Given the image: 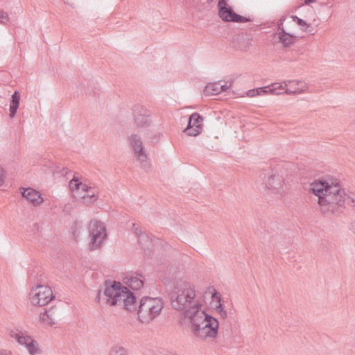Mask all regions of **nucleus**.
<instances>
[{
  "mask_svg": "<svg viewBox=\"0 0 355 355\" xmlns=\"http://www.w3.org/2000/svg\"><path fill=\"white\" fill-rule=\"evenodd\" d=\"M309 191L318 198V203L324 207V211L334 213L337 208L345 205V195H342L339 183L331 178L315 180L310 184Z\"/></svg>",
  "mask_w": 355,
  "mask_h": 355,
  "instance_id": "obj_1",
  "label": "nucleus"
},
{
  "mask_svg": "<svg viewBox=\"0 0 355 355\" xmlns=\"http://www.w3.org/2000/svg\"><path fill=\"white\" fill-rule=\"evenodd\" d=\"M196 297L194 286L188 282L178 283L169 293L172 308L182 311L186 318L202 309V304Z\"/></svg>",
  "mask_w": 355,
  "mask_h": 355,
  "instance_id": "obj_2",
  "label": "nucleus"
},
{
  "mask_svg": "<svg viewBox=\"0 0 355 355\" xmlns=\"http://www.w3.org/2000/svg\"><path fill=\"white\" fill-rule=\"evenodd\" d=\"M98 301L104 300L110 306H122L125 310L135 311L137 310L136 297L126 286L120 282H114L112 284H106L103 294L98 292Z\"/></svg>",
  "mask_w": 355,
  "mask_h": 355,
  "instance_id": "obj_3",
  "label": "nucleus"
},
{
  "mask_svg": "<svg viewBox=\"0 0 355 355\" xmlns=\"http://www.w3.org/2000/svg\"><path fill=\"white\" fill-rule=\"evenodd\" d=\"M187 319L190 323L191 331L198 340L210 341L217 337L219 328L218 320L206 313L202 309Z\"/></svg>",
  "mask_w": 355,
  "mask_h": 355,
  "instance_id": "obj_4",
  "label": "nucleus"
},
{
  "mask_svg": "<svg viewBox=\"0 0 355 355\" xmlns=\"http://www.w3.org/2000/svg\"><path fill=\"white\" fill-rule=\"evenodd\" d=\"M164 308L162 298L156 297H143L139 302L137 309L139 320L145 324H148L161 313Z\"/></svg>",
  "mask_w": 355,
  "mask_h": 355,
  "instance_id": "obj_5",
  "label": "nucleus"
},
{
  "mask_svg": "<svg viewBox=\"0 0 355 355\" xmlns=\"http://www.w3.org/2000/svg\"><path fill=\"white\" fill-rule=\"evenodd\" d=\"M218 15L223 21L243 24L252 21L250 17H244L235 12L226 0H219L218 3Z\"/></svg>",
  "mask_w": 355,
  "mask_h": 355,
  "instance_id": "obj_6",
  "label": "nucleus"
},
{
  "mask_svg": "<svg viewBox=\"0 0 355 355\" xmlns=\"http://www.w3.org/2000/svg\"><path fill=\"white\" fill-rule=\"evenodd\" d=\"M89 242L88 248L93 251L101 247L107 236L105 223H89Z\"/></svg>",
  "mask_w": 355,
  "mask_h": 355,
  "instance_id": "obj_7",
  "label": "nucleus"
},
{
  "mask_svg": "<svg viewBox=\"0 0 355 355\" xmlns=\"http://www.w3.org/2000/svg\"><path fill=\"white\" fill-rule=\"evenodd\" d=\"M54 299L53 291L49 286L40 285L32 288L30 300L35 306H44Z\"/></svg>",
  "mask_w": 355,
  "mask_h": 355,
  "instance_id": "obj_8",
  "label": "nucleus"
},
{
  "mask_svg": "<svg viewBox=\"0 0 355 355\" xmlns=\"http://www.w3.org/2000/svg\"><path fill=\"white\" fill-rule=\"evenodd\" d=\"M128 140L134 150L137 160L141 163V166L143 168L146 169L148 167L147 155L144 151V148L140 136L136 134H132L129 137Z\"/></svg>",
  "mask_w": 355,
  "mask_h": 355,
  "instance_id": "obj_9",
  "label": "nucleus"
},
{
  "mask_svg": "<svg viewBox=\"0 0 355 355\" xmlns=\"http://www.w3.org/2000/svg\"><path fill=\"white\" fill-rule=\"evenodd\" d=\"M10 336L19 345L24 346L30 355H37L41 353L38 343L31 336L24 335L21 332H12Z\"/></svg>",
  "mask_w": 355,
  "mask_h": 355,
  "instance_id": "obj_10",
  "label": "nucleus"
},
{
  "mask_svg": "<svg viewBox=\"0 0 355 355\" xmlns=\"http://www.w3.org/2000/svg\"><path fill=\"white\" fill-rule=\"evenodd\" d=\"M132 114L135 125L139 128L148 127L151 121L149 119V111L141 105H135L132 107Z\"/></svg>",
  "mask_w": 355,
  "mask_h": 355,
  "instance_id": "obj_11",
  "label": "nucleus"
},
{
  "mask_svg": "<svg viewBox=\"0 0 355 355\" xmlns=\"http://www.w3.org/2000/svg\"><path fill=\"white\" fill-rule=\"evenodd\" d=\"M203 117L198 112H194L189 116L188 124L184 130V132L189 136L196 137L202 130Z\"/></svg>",
  "mask_w": 355,
  "mask_h": 355,
  "instance_id": "obj_12",
  "label": "nucleus"
},
{
  "mask_svg": "<svg viewBox=\"0 0 355 355\" xmlns=\"http://www.w3.org/2000/svg\"><path fill=\"white\" fill-rule=\"evenodd\" d=\"M59 311L56 307H51L40 315V321L44 326H53L57 324L59 319Z\"/></svg>",
  "mask_w": 355,
  "mask_h": 355,
  "instance_id": "obj_13",
  "label": "nucleus"
},
{
  "mask_svg": "<svg viewBox=\"0 0 355 355\" xmlns=\"http://www.w3.org/2000/svg\"><path fill=\"white\" fill-rule=\"evenodd\" d=\"M267 177V180H266V187L268 189L271 190H277L282 186V177L279 175H276L275 173H272V174H269V173H263L261 174V178L264 180Z\"/></svg>",
  "mask_w": 355,
  "mask_h": 355,
  "instance_id": "obj_14",
  "label": "nucleus"
},
{
  "mask_svg": "<svg viewBox=\"0 0 355 355\" xmlns=\"http://www.w3.org/2000/svg\"><path fill=\"white\" fill-rule=\"evenodd\" d=\"M21 193L22 196L34 206L40 205L43 201L40 193L31 188L23 189Z\"/></svg>",
  "mask_w": 355,
  "mask_h": 355,
  "instance_id": "obj_15",
  "label": "nucleus"
},
{
  "mask_svg": "<svg viewBox=\"0 0 355 355\" xmlns=\"http://www.w3.org/2000/svg\"><path fill=\"white\" fill-rule=\"evenodd\" d=\"M279 31V40L284 47H288L290 45L294 44L296 41V36L286 32L284 30L282 23L278 25Z\"/></svg>",
  "mask_w": 355,
  "mask_h": 355,
  "instance_id": "obj_16",
  "label": "nucleus"
},
{
  "mask_svg": "<svg viewBox=\"0 0 355 355\" xmlns=\"http://www.w3.org/2000/svg\"><path fill=\"white\" fill-rule=\"evenodd\" d=\"M124 279L128 286L135 291L139 290L144 286V281L141 275H131L125 277Z\"/></svg>",
  "mask_w": 355,
  "mask_h": 355,
  "instance_id": "obj_17",
  "label": "nucleus"
},
{
  "mask_svg": "<svg viewBox=\"0 0 355 355\" xmlns=\"http://www.w3.org/2000/svg\"><path fill=\"white\" fill-rule=\"evenodd\" d=\"M291 83H295L296 85H299L302 84V82L300 81V80H289L284 81L282 83H272V84L268 85L269 88L271 90L270 94H276V95L282 94V93L277 92V90L283 89L285 88V87H287L288 85L291 84Z\"/></svg>",
  "mask_w": 355,
  "mask_h": 355,
  "instance_id": "obj_18",
  "label": "nucleus"
},
{
  "mask_svg": "<svg viewBox=\"0 0 355 355\" xmlns=\"http://www.w3.org/2000/svg\"><path fill=\"white\" fill-rule=\"evenodd\" d=\"M20 102V93L18 91H15L11 96L10 101V116L11 118L15 117L17 110L19 108Z\"/></svg>",
  "mask_w": 355,
  "mask_h": 355,
  "instance_id": "obj_19",
  "label": "nucleus"
},
{
  "mask_svg": "<svg viewBox=\"0 0 355 355\" xmlns=\"http://www.w3.org/2000/svg\"><path fill=\"white\" fill-rule=\"evenodd\" d=\"M135 224L133 223V227H135V234L138 237V241L139 243L145 248H149L151 241L149 239L148 236L144 233L142 232L141 230H139L137 227H135Z\"/></svg>",
  "mask_w": 355,
  "mask_h": 355,
  "instance_id": "obj_20",
  "label": "nucleus"
},
{
  "mask_svg": "<svg viewBox=\"0 0 355 355\" xmlns=\"http://www.w3.org/2000/svg\"><path fill=\"white\" fill-rule=\"evenodd\" d=\"M270 89L269 86L261 87L250 89L247 92V96L249 97H254L255 96H263L270 94Z\"/></svg>",
  "mask_w": 355,
  "mask_h": 355,
  "instance_id": "obj_21",
  "label": "nucleus"
},
{
  "mask_svg": "<svg viewBox=\"0 0 355 355\" xmlns=\"http://www.w3.org/2000/svg\"><path fill=\"white\" fill-rule=\"evenodd\" d=\"M291 18L293 21L296 22V24L301 27V29L303 31H306L308 33H311L312 31V28L310 24H308L305 20L299 18L296 15H292Z\"/></svg>",
  "mask_w": 355,
  "mask_h": 355,
  "instance_id": "obj_22",
  "label": "nucleus"
},
{
  "mask_svg": "<svg viewBox=\"0 0 355 355\" xmlns=\"http://www.w3.org/2000/svg\"><path fill=\"white\" fill-rule=\"evenodd\" d=\"M221 92V89L219 88V83L208 84L204 89L205 95H216Z\"/></svg>",
  "mask_w": 355,
  "mask_h": 355,
  "instance_id": "obj_23",
  "label": "nucleus"
},
{
  "mask_svg": "<svg viewBox=\"0 0 355 355\" xmlns=\"http://www.w3.org/2000/svg\"><path fill=\"white\" fill-rule=\"evenodd\" d=\"M109 355H128V353L123 347L115 345L111 348Z\"/></svg>",
  "mask_w": 355,
  "mask_h": 355,
  "instance_id": "obj_24",
  "label": "nucleus"
},
{
  "mask_svg": "<svg viewBox=\"0 0 355 355\" xmlns=\"http://www.w3.org/2000/svg\"><path fill=\"white\" fill-rule=\"evenodd\" d=\"M69 188L72 191L80 190L81 187V182L76 176L69 182Z\"/></svg>",
  "mask_w": 355,
  "mask_h": 355,
  "instance_id": "obj_25",
  "label": "nucleus"
},
{
  "mask_svg": "<svg viewBox=\"0 0 355 355\" xmlns=\"http://www.w3.org/2000/svg\"><path fill=\"white\" fill-rule=\"evenodd\" d=\"M284 89H285V91L282 93L286 94L287 95H296V94H302L305 92V89H303V87L296 88L294 90H291L290 89L285 87Z\"/></svg>",
  "mask_w": 355,
  "mask_h": 355,
  "instance_id": "obj_26",
  "label": "nucleus"
},
{
  "mask_svg": "<svg viewBox=\"0 0 355 355\" xmlns=\"http://www.w3.org/2000/svg\"><path fill=\"white\" fill-rule=\"evenodd\" d=\"M215 310L223 319H225L227 317V313L220 303L216 306Z\"/></svg>",
  "mask_w": 355,
  "mask_h": 355,
  "instance_id": "obj_27",
  "label": "nucleus"
},
{
  "mask_svg": "<svg viewBox=\"0 0 355 355\" xmlns=\"http://www.w3.org/2000/svg\"><path fill=\"white\" fill-rule=\"evenodd\" d=\"M91 190L92 189H89V192H86L83 196V198L85 200L89 198V202H93L97 199L94 192L92 191Z\"/></svg>",
  "mask_w": 355,
  "mask_h": 355,
  "instance_id": "obj_28",
  "label": "nucleus"
},
{
  "mask_svg": "<svg viewBox=\"0 0 355 355\" xmlns=\"http://www.w3.org/2000/svg\"><path fill=\"white\" fill-rule=\"evenodd\" d=\"M9 20L8 14L3 10L0 11V23L6 24Z\"/></svg>",
  "mask_w": 355,
  "mask_h": 355,
  "instance_id": "obj_29",
  "label": "nucleus"
},
{
  "mask_svg": "<svg viewBox=\"0 0 355 355\" xmlns=\"http://www.w3.org/2000/svg\"><path fill=\"white\" fill-rule=\"evenodd\" d=\"M68 173L69 169L62 166H58L54 171V174H61L62 175H67Z\"/></svg>",
  "mask_w": 355,
  "mask_h": 355,
  "instance_id": "obj_30",
  "label": "nucleus"
},
{
  "mask_svg": "<svg viewBox=\"0 0 355 355\" xmlns=\"http://www.w3.org/2000/svg\"><path fill=\"white\" fill-rule=\"evenodd\" d=\"M5 181V171L2 168H0V187L2 186Z\"/></svg>",
  "mask_w": 355,
  "mask_h": 355,
  "instance_id": "obj_31",
  "label": "nucleus"
},
{
  "mask_svg": "<svg viewBox=\"0 0 355 355\" xmlns=\"http://www.w3.org/2000/svg\"><path fill=\"white\" fill-rule=\"evenodd\" d=\"M80 189L86 193L89 192V189H92V187L81 182V187Z\"/></svg>",
  "mask_w": 355,
  "mask_h": 355,
  "instance_id": "obj_32",
  "label": "nucleus"
},
{
  "mask_svg": "<svg viewBox=\"0 0 355 355\" xmlns=\"http://www.w3.org/2000/svg\"><path fill=\"white\" fill-rule=\"evenodd\" d=\"M34 228L37 230L40 235H43L42 230L44 227L42 225H39V223L34 224Z\"/></svg>",
  "mask_w": 355,
  "mask_h": 355,
  "instance_id": "obj_33",
  "label": "nucleus"
},
{
  "mask_svg": "<svg viewBox=\"0 0 355 355\" xmlns=\"http://www.w3.org/2000/svg\"><path fill=\"white\" fill-rule=\"evenodd\" d=\"M218 83H219V88L221 89V92L227 91L231 85V84L229 86H227L225 84L221 85L220 82Z\"/></svg>",
  "mask_w": 355,
  "mask_h": 355,
  "instance_id": "obj_34",
  "label": "nucleus"
},
{
  "mask_svg": "<svg viewBox=\"0 0 355 355\" xmlns=\"http://www.w3.org/2000/svg\"><path fill=\"white\" fill-rule=\"evenodd\" d=\"M0 355H12L10 351L2 350L1 351Z\"/></svg>",
  "mask_w": 355,
  "mask_h": 355,
  "instance_id": "obj_35",
  "label": "nucleus"
},
{
  "mask_svg": "<svg viewBox=\"0 0 355 355\" xmlns=\"http://www.w3.org/2000/svg\"><path fill=\"white\" fill-rule=\"evenodd\" d=\"M316 0H304V5H309L310 3H312L315 2Z\"/></svg>",
  "mask_w": 355,
  "mask_h": 355,
  "instance_id": "obj_36",
  "label": "nucleus"
},
{
  "mask_svg": "<svg viewBox=\"0 0 355 355\" xmlns=\"http://www.w3.org/2000/svg\"><path fill=\"white\" fill-rule=\"evenodd\" d=\"M78 234H79V233H78H78H76V231H74V232H73V235H74V236H78Z\"/></svg>",
  "mask_w": 355,
  "mask_h": 355,
  "instance_id": "obj_37",
  "label": "nucleus"
},
{
  "mask_svg": "<svg viewBox=\"0 0 355 355\" xmlns=\"http://www.w3.org/2000/svg\"><path fill=\"white\" fill-rule=\"evenodd\" d=\"M125 222H130V219H129V218H125Z\"/></svg>",
  "mask_w": 355,
  "mask_h": 355,
  "instance_id": "obj_38",
  "label": "nucleus"
},
{
  "mask_svg": "<svg viewBox=\"0 0 355 355\" xmlns=\"http://www.w3.org/2000/svg\"><path fill=\"white\" fill-rule=\"evenodd\" d=\"M89 222H90V223H92V222H94V221H93L92 220H91ZM94 222H101V221H100V220H95Z\"/></svg>",
  "mask_w": 355,
  "mask_h": 355,
  "instance_id": "obj_39",
  "label": "nucleus"
}]
</instances>
